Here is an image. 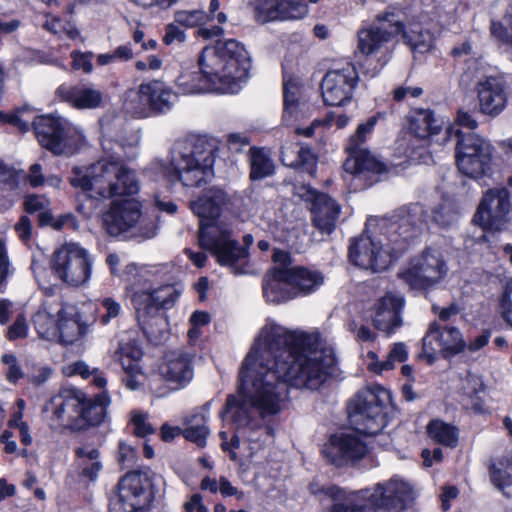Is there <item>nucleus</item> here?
I'll use <instances>...</instances> for the list:
<instances>
[{
    "label": "nucleus",
    "instance_id": "nucleus-1",
    "mask_svg": "<svg viewBox=\"0 0 512 512\" xmlns=\"http://www.w3.org/2000/svg\"><path fill=\"white\" fill-rule=\"evenodd\" d=\"M334 365V350L319 335L266 324L240 367L239 397L227 398L222 417L230 415L244 426L253 410L261 417L276 415L288 398V385L317 390L331 376Z\"/></svg>",
    "mask_w": 512,
    "mask_h": 512
},
{
    "label": "nucleus",
    "instance_id": "nucleus-2",
    "mask_svg": "<svg viewBox=\"0 0 512 512\" xmlns=\"http://www.w3.org/2000/svg\"><path fill=\"white\" fill-rule=\"evenodd\" d=\"M391 394L381 386L361 390L350 404L349 418L353 432L335 434L323 449L324 456L334 465L342 466L363 459L370 448L362 435H377L393 414Z\"/></svg>",
    "mask_w": 512,
    "mask_h": 512
},
{
    "label": "nucleus",
    "instance_id": "nucleus-3",
    "mask_svg": "<svg viewBox=\"0 0 512 512\" xmlns=\"http://www.w3.org/2000/svg\"><path fill=\"white\" fill-rule=\"evenodd\" d=\"M200 72H184L176 85L182 94L207 91L237 93L247 80L250 56L244 45L230 39L206 46L199 56Z\"/></svg>",
    "mask_w": 512,
    "mask_h": 512
},
{
    "label": "nucleus",
    "instance_id": "nucleus-4",
    "mask_svg": "<svg viewBox=\"0 0 512 512\" xmlns=\"http://www.w3.org/2000/svg\"><path fill=\"white\" fill-rule=\"evenodd\" d=\"M426 225L424 209L419 204L400 209L383 221L375 235L361 234L350 245L353 264L373 272L385 270L408 247V241L421 233Z\"/></svg>",
    "mask_w": 512,
    "mask_h": 512
},
{
    "label": "nucleus",
    "instance_id": "nucleus-5",
    "mask_svg": "<svg viewBox=\"0 0 512 512\" xmlns=\"http://www.w3.org/2000/svg\"><path fill=\"white\" fill-rule=\"evenodd\" d=\"M401 34L406 45L414 53H426L433 48L434 37L419 24L406 27L401 12L395 7H388L376 16L375 23L359 32V49L365 55L364 73L375 77L388 63L393 45V38Z\"/></svg>",
    "mask_w": 512,
    "mask_h": 512
},
{
    "label": "nucleus",
    "instance_id": "nucleus-6",
    "mask_svg": "<svg viewBox=\"0 0 512 512\" xmlns=\"http://www.w3.org/2000/svg\"><path fill=\"white\" fill-rule=\"evenodd\" d=\"M229 204L228 195L221 189H209L190 208L199 218L198 242L209 251L221 266H227L234 274H243L247 263V248L231 238L229 228L219 220Z\"/></svg>",
    "mask_w": 512,
    "mask_h": 512
},
{
    "label": "nucleus",
    "instance_id": "nucleus-7",
    "mask_svg": "<svg viewBox=\"0 0 512 512\" xmlns=\"http://www.w3.org/2000/svg\"><path fill=\"white\" fill-rule=\"evenodd\" d=\"M125 276L131 285V301L139 327L150 342L160 343L168 327L162 309L171 308L178 300L181 290L172 284L155 286V272L135 263L126 266Z\"/></svg>",
    "mask_w": 512,
    "mask_h": 512
},
{
    "label": "nucleus",
    "instance_id": "nucleus-8",
    "mask_svg": "<svg viewBox=\"0 0 512 512\" xmlns=\"http://www.w3.org/2000/svg\"><path fill=\"white\" fill-rule=\"evenodd\" d=\"M214 156L211 149L200 141H176L168 164L156 160L150 170L170 182L179 181L186 187H196L212 175Z\"/></svg>",
    "mask_w": 512,
    "mask_h": 512
},
{
    "label": "nucleus",
    "instance_id": "nucleus-9",
    "mask_svg": "<svg viewBox=\"0 0 512 512\" xmlns=\"http://www.w3.org/2000/svg\"><path fill=\"white\" fill-rule=\"evenodd\" d=\"M74 173L71 184L90 198L131 196L139 191L135 173L113 157L99 160L84 172L75 168Z\"/></svg>",
    "mask_w": 512,
    "mask_h": 512
},
{
    "label": "nucleus",
    "instance_id": "nucleus-10",
    "mask_svg": "<svg viewBox=\"0 0 512 512\" xmlns=\"http://www.w3.org/2000/svg\"><path fill=\"white\" fill-rule=\"evenodd\" d=\"M413 499V487L402 479L392 478L385 484H377L373 490L352 493L345 503L335 506V512H375L380 506L402 510Z\"/></svg>",
    "mask_w": 512,
    "mask_h": 512
},
{
    "label": "nucleus",
    "instance_id": "nucleus-11",
    "mask_svg": "<svg viewBox=\"0 0 512 512\" xmlns=\"http://www.w3.org/2000/svg\"><path fill=\"white\" fill-rule=\"evenodd\" d=\"M94 259L88 250L77 243H65L58 247L50 260L51 272L56 279L70 287L89 283Z\"/></svg>",
    "mask_w": 512,
    "mask_h": 512
},
{
    "label": "nucleus",
    "instance_id": "nucleus-12",
    "mask_svg": "<svg viewBox=\"0 0 512 512\" xmlns=\"http://www.w3.org/2000/svg\"><path fill=\"white\" fill-rule=\"evenodd\" d=\"M33 126L39 143L54 154H73L84 142L82 131L61 116H37Z\"/></svg>",
    "mask_w": 512,
    "mask_h": 512
},
{
    "label": "nucleus",
    "instance_id": "nucleus-13",
    "mask_svg": "<svg viewBox=\"0 0 512 512\" xmlns=\"http://www.w3.org/2000/svg\"><path fill=\"white\" fill-rule=\"evenodd\" d=\"M456 164L459 171L471 178L485 175L491 166L492 146L480 135L456 131Z\"/></svg>",
    "mask_w": 512,
    "mask_h": 512
},
{
    "label": "nucleus",
    "instance_id": "nucleus-14",
    "mask_svg": "<svg viewBox=\"0 0 512 512\" xmlns=\"http://www.w3.org/2000/svg\"><path fill=\"white\" fill-rule=\"evenodd\" d=\"M447 272L443 254L437 249L428 248L413 258L399 277L412 289H426L440 282Z\"/></svg>",
    "mask_w": 512,
    "mask_h": 512
},
{
    "label": "nucleus",
    "instance_id": "nucleus-15",
    "mask_svg": "<svg viewBox=\"0 0 512 512\" xmlns=\"http://www.w3.org/2000/svg\"><path fill=\"white\" fill-rule=\"evenodd\" d=\"M466 348L460 330L455 326H443L432 322L422 338V351L419 357L433 364L441 354L444 358L454 357Z\"/></svg>",
    "mask_w": 512,
    "mask_h": 512
},
{
    "label": "nucleus",
    "instance_id": "nucleus-16",
    "mask_svg": "<svg viewBox=\"0 0 512 512\" xmlns=\"http://www.w3.org/2000/svg\"><path fill=\"white\" fill-rule=\"evenodd\" d=\"M153 500L151 482L144 472H130L118 484V494L114 506L124 512H148Z\"/></svg>",
    "mask_w": 512,
    "mask_h": 512
},
{
    "label": "nucleus",
    "instance_id": "nucleus-17",
    "mask_svg": "<svg viewBox=\"0 0 512 512\" xmlns=\"http://www.w3.org/2000/svg\"><path fill=\"white\" fill-rule=\"evenodd\" d=\"M510 211L511 202L507 189H490L484 194L473 221L485 231H501L510 219Z\"/></svg>",
    "mask_w": 512,
    "mask_h": 512
},
{
    "label": "nucleus",
    "instance_id": "nucleus-18",
    "mask_svg": "<svg viewBox=\"0 0 512 512\" xmlns=\"http://www.w3.org/2000/svg\"><path fill=\"white\" fill-rule=\"evenodd\" d=\"M81 399L83 391L77 388H63L52 396L42 409L50 426L75 431Z\"/></svg>",
    "mask_w": 512,
    "mask_h": 512
},
{
    "label": "nucleus",
    "instance_id": "nucleus-19",
    "mask_svg": "<svg viewBox=\"0 0 512 512\" xmlns=\"http://www.w3.org/2000/svg\"><path fill=\"white\" fill-rule=\"evenodd\" d=\"M359 76L352 63L329 70L321 81L323 101L330 106H341L351 101Z\"/></svg>",
    "mask_w": 512,
    "mask_h": 512
},
{
    "label": "nucleus",
    "instance_id": "nucleus-20",
    "mask_svg": "<svg viewBox=\"0 0 512 512\" xmlns=\"http://www.w3.org/2000/svg\"><path fill=\"white\" fill-rule=\"evenodd\" d=\"M136 98L139 105L132 107L133 113L137 117H148L169 111L176 95L164 82L154 80L141 84Z\"/></svg>",
    "mask_w": 512,
    "mask_h": 512
},
{
    "label": "nucleus",
    "instance_id": "nucleus-21",
    "mask_svg": "<svg viewBox=\"0 0 512 512\" xmlns=\"http://www.w3.org/2000/svg\"><path fill=\"white\" fill-rule=\"evenodd\" d=\"M300 196L312 203L313 223L322 233L331 234L340 215V205L329 195L320 193L312 187H303Z\"/></svg>",
    "mask_w": 512,
    "mask_h": 512
},
{
    "label": "nucleus",
    "instance_id": "nucleus-22",
    "mask_svg": "<svg viewBox=\"0 0 512 512\" xmlns=\"http://www.w3.org/2000/svg\"><path fill=\"white\" fill-rule=\"evenodd\" d=\"M254 15L258 23L298 20L305 17L308 8L295 0H255Z\"/></svg>",
    "mask_w": 512,
    "mask_h": 512
},
{
    "label": "nucleus",
    "instance_id": "nucleus-23",
    "mask_svg": "<svg viewBox=\"0 0 512 512\" xmlns=\"http://www.w3.org/2000/svg\"><path fill=\"white\" fill-rule=\"evenodd\" d=\"M479 111L488 116H498L506 107V84L502 77L488 76L477 84Z\"/></svg>",
    "mask_w": 512,
    "mask_h": 512
},
{
    "label": "nucleus",
    "instance_id": "nucleus-24",
    "mask_svg": "<svg viewBox=\"0 0 512 512\" xmlns=\"http://www.w3.org/2000/svg\"><path fill=\"white\" fill-rule=\"evenodd\" d=\"M140 217V206L136 201H114L104 216L105 229L111 236H119L133 228Z\"/></svg>",
    "mask_w": 512,
    "mask_h": 512
},
{
    "label": "nucleus",
    "instance_id": "nucleus-25",
    "mask_svg": "<svg viewBox=\"0 0 512 512\" xmlns=\"http://www.w3.org/2000/svg\"><path fill=\"white\" fill-rule=\"evenodd\" d=\"M161 376L175 388H183L193 379L192 356L182 350L169 352L159 368Z\"/></svg>",
    "mask_w": 512,
    "mask_h": 512
},
{
    "label": "nucleus",
    "instance_id": "nucleus-26",
    "mask_svg": "<svg viewBox=\"0 0 512 512\" xmlns=\"http://www.w3.org/2000/svg\"><path fill=\"white\" fill-rule=\"evenodd\" d=\"M115 357L120 362L125 373L123 383L126 388L132 391L138 390L145 380V376L139 365L142 358L140 347L134 343L121 342L115 352Z\"/></svg>",
    "mask_w": 512,
    "mask_h": 512
},
{
    "label": "nucleus",
    "instance_id": "nucleus-27",
    "mask_svg": "<svg viewBox=\"0 0 512 512\" xmlns=\"http://www.w3.org/2000/svg\"><path fill=\"white\" fill-rule=\"evenodd\" d=\"M404 300L400 296L387 293L374 305L372 321L374 326L387 334L392 333L401 325L400 311Z\"/></svg>",
    "mask_w": 512,
    "mask_h": 512
},
{
    "label": "nucleus",
    "instance_id": "nucleus-28",
    "mask_svg": "<svg viewBox=\"0 0 512 512\" xmlns=\"http://www.w3.org/2000/svg\"><path fill=\"white\" fill-rule=\"evenodd\" d=\"M344 170L370 186L378 181V175L386 171V165L367 150L348 156L344 162Z\"/></svg>",
    "mask_w": 512,
    "mask_h": 512
},
{
    "label": "nucleus",
    "instance_id": "nucleus-29",
    "mask_svg": "<svg viewBox=\"0 0 512 512\" xmlns=\"http://www.w3.org/2000/svg\"><path fill=\"white\" fill-rule=\"evenodd\" d=\"M109 404L110 396L106 390L99 393L94 399L89 398L83 392V399H81V404L78 408L79 417L76 420L75 431L102 423Z\"/></svg>",
    "mask_w": 512,
    "mask_h": 512
},
{
    "label": "nucleus",
    "instance_id": "nucleus-30",
    "mask_svg": "<svg viewBox=\"0 0 512 512\" xmlns=\"http://www.w3.org/2000/svg\"><path fill=\"white\" fill-rule=\"evenodd\" d=\"M57 95L77 109H96L103 102L102 91L91 85H61L57 89Z\"/></svg>",
    "mask_w": 512,
    "mask_h": 512
},
{
    "label": "nucleus",
    "instance_id": "nucleus-31",
    "mask_svg": "<svg viewBox=\"0 0 512 512\" xmlns=\"http://www.w3.org/2000/svg\"><path fill=\"white\" fill-rule=\"evenodd\" d=\"M263 294L270 303L278 304L295 297L287 269L274 267L263 281Z\"/></svg>",
    "mask_w": 512,
    "mask_h": 512
},
{
    "label": "nucleus",
    "instance_id": "nucleus-32",
    "mask_svg": "<svg viewBox=\"0 0 512 512\" xmlns=\"http://www.w3.org/2000/svg\"><path fill=\"white\" fill-rule=\"evenodd\" d=\"M409 131L419 139L438 135L443 128V120L428 108L411 109L408 115Z\"/></svg>",
    "mask_w": 512,
    "mask_h": 512
},
{
    "label": "nucleus",
    "instance_id": "nucleus-33",
    "mask_svg": "<svg viewBox=\"0 0 512 512\" xmlns=\"http://www.w3.org/2000/svg\"><path fill=\"white\" fill-rule=\"evenodd\" d=\"M63 313L61 303L45 302L33 316V324L38 335L46 340H56L59 334V318Z\"/></svg>",
    "mask_w": 512,
    "mask_h": 512
},
{
    "label": "nucleus",
    "instance_id": "nucleus-34",
    "mask_svg": "<svg viewBox=\"0 0 512 512\" xmlns=\"http://www.w3.org/2000/svg\"><path fill=\"white\" fill-rule=\"evenodd\" d=\"M281 161L287 167L301 169L310 175L316 172V157L309 148H298L297 144L286 142L281 148Z\"/></svg>",
    "mask_w": 512,
    "mask_h": 512
},
{
    "label": "nucleus",
    "instance_id": "nucleus-35",
    "mask_svg": "<svg viewBox=\"0 0 512 512\" xmlns=\"http://www.w3.org/2000/svg\"><path fill=\"white\" fill-rule=\"evenodd\" d=\"M287 272L295 297L298 294L313 293L324 283L323 274L317 270L296 266L294 269H287Z\"/></svg>",
    "mask_w": 512,
    "mask_h": 512
},
{
    "label": "nucleus",
    "instance_id": "nucleus-36",
    "mask_svg": "<svg viewBox=\"0 0 512 512\" xmlns=\"http://www.w3.org/2000/svg\"><path fill=\"white\" fill-rule=\"evenodd\" d=\"M299 85L294 79L284 78L283 96H284V112L283 121L289 125L298 120L304 108V104L298 101Z\"/></svg>",
    "mask_w": 512,
    "mask_h": 512
},
{
    "label": "nucleus",
    "instance_id": "nucleus-37",
    "mask_svg": "<svg viewBox=\"0 0 512 512\" xmlns=\"http://www.w3.org/2000/svg\"><path fill=\"white\" fill-rule=\"evenodd\" d=\"M75 454L80 474L94 481L103 467L100 452L95 448L85 446L76 448Z\"/></svg>",
    "mask_w": 512,
    "mask_h": 512
},
{
    "label": "nucleus",
    "instance_id": "nucleus-38",
    "mask_svg": "<svg viewBox=\"0 0 512 512\" xmlns=\"http://www.w3.org/2000/svg\"><path fill=\"white\" fill-rule=\"evenodd\" d=\"M427 434L430 439L444 446L455 447L458 442V430L439 419H434L427 425Z\"/></svg>",
    "mask_w": 512,
    "mask_h": 512
},
{
    "label": "nucleus",
    "instance_id": "nucleus-39",
    "mask_svg": "<svg viewBox=\"0 0 512 512\" xmlns=\"http://www.w3.org/2000/svg\"><path fill=\"white\" fill-rule=\"evenodd\" d=\"M63 373L69 377L78 375L85 380L92 378V383L100 389L105 388L107 385V379L105 378L103 372H101L99 368H91L83 360H78L67 364L63 367Z\"/></svg>",
    "mask_w": 512,
    "mask_h": 512
},
{
    "label": "nucleus",
    "instance_id": "nucleus-40",
    "mask_svg": "<svg viewBox=\"0 0 512 512\" xmlns=\"http://www.w3.org/2000/svg\"><path fill=\"white\" fill-rule=\"evenodd\" d=\"M207 416L202 413H195L186 420L187 427L183 431L184 437L196 443L199 447L206 445L209 429L206 425Z\"/></svg>",
    "mask_w": 512,
    "mask_h": 512
},
{
    "label": "nucleus",
    "instance_id": "nucleus-41",
    "mask_svg": "<svg viewBox=\"0 0 512 512\" xmlns=\"http://www.w3.org/2000/svg\"><path fill=\"white\" fill-rule=\"evenodd\" d=\"M251 179L261 180L274 173V163L263 150L252 148L250 150Z\"/></svg>",
    "mask_w": 512,
    "mask_h": 512
},
{
    "label": "nucleus",
    "instance_id": "nucleus-42",
    "mask_svg": "<svg viewBox=\"0 0 512 512\" xmlns=\"http://www.w3.org/2000/svg\"><path fill=\"white\" fill-rule=\"evenodd\" d=\"M377 123V118L375 116L367 119L366 122L360 124L353 134L347 144L346 151L349 153V156L352 154H358V152L367 151L365 149L364 144L367 140V137L372 133L375 125Z\"/></svg>",
    "mask_w": 512,
    "mask_h": 512
},
{
    "label": "nucleus",
    "instance_id": "nucleus-43",
    "mask_svg": "<svg viewBox=\"0 0 512 512\" xmlns=\"http://www.w3.org/2000/svg\"><path fill=\"white\" fill-rule=\"evenodd\" d=\"M490 478L492 483L506 495H511L510 491H506L512 487V463L499 462L493 464L490 468Z\"/></svg>",
    "mask_w": 512,
    "mask_h": 512
},
{
    "label": "nucleus",
    "instance_id": "nucleus-44",
    "mask_svg": "<svg viewBox=\"0 0 512 512\" xmlns=\"http://www.w3.org/2000/svg\"><path fill=\"white\" fill-rule=\"evenodd\" d=\"M459 212L451 202H444L432 210V220L440 227H449L458 221Z\"/></svg>",
    "mask_w": 512,
    "mask_h": 512
},
{
    "label": "nucleus",
    "instance_id": "nucleus-45",
    "mask_svg": "<svg viewBox=\"0 0 512 512\" xmlns=\"http://www.w3.org/2000/svg\"><path fill=\"white\" fill-rule=\"evenodd\" d=\"M59 334L56 340L64 344H72L81 336V327L74 318H65L63 313L59 318Z\"/></svg>",
    "mask_w": 512,
    "mask_h": 512
},
{
    "label": "nucleus",
    "instance_id": "nucleus-46",
    "mask_svg": "<svg viewBox=\"0 0 512 512\" xmlns=\"http://www.w3.org/2000/svg\"><path fill=\"white\" fill-rule=\"evenodd\" d=\"M206 18V13L202 10H178L174 13L175 23L186 29L204 24Z\"/></svg>",
    "mask_w": 512,
    "mask_h": 512
},
{
    "label": "nucleus",
    "instance_id": "nucleus-47",
    "mask_svg": "<svg viewBox=\"0 0 512 512\" xmlns=\"http://www.w3.org/2000/svg\"><path fill=\"white\" fill-rule=\"evenodd\" d=\"M309 490L312 494L324 495V496H327V497L337 501V503H335L333 506V512H335V506L337 504L345 503L347 498H349L351 496V494L353 493V492L347 493L333 485L321 486L317 482H312L309 485Z\"/></svg>",
    "mask_w": 512,
    "mask_h": 512
},
{
    "label": "nucleus",
    "instance_id": "nucleus-48",
    "mask_svg": "<svg viewBox=\"0 0 512 512\" xmlns=\"http://www.w3.org/2000/svg\"><path fill=\"white\" fill-rule=\"evenodd\" d=\"M460 390L464 396L471 400H478L479 395L484 391L482 379L477 375L468 373L461 379Z\"/></svg>",
    "mask_w": 512,
    "mask_h": 512
},
{
    "label": "nucleus",
    "instance_id": "nucleus-49",
    "mask_svg": "<svg viewBox=\"0 0 512 512\" xmlns=\"http://www.w3.org/2000/svg\"><path fill=\"white\" fill-rule=\"evenodd\" d=\"M1 363L6 366V379L10 383H16L22 379L24 373L20 367L17 357L12 353H6L1 356Z\"/></svg>",
    "mask_w": 512,
    "mask_h": 512
},
{
    "label": "nucleus",
    "instance_id": "nucleus-50",
    "mask_svg": "<svg viewBox=\"0 0 512 512\" xmlns=\"http://www.w3.org/2000/svg\"><path fill=\"white\" fill-rule=\"evenodd\" d=\"M131 422L134 433L139 437H145L155 432L154 427L148 422V415L139 411H133Z\"/></svg>",
    "mask_w": 512,
    "mask_h": 512
},
{
    "label": "nucleus",
    "instance_id": "nucleus-51",
    "mask_svg": "<svg viewBox=\"0 0 512 512\" xmlns=\"http://www.w3.org/2000/svg\"><path fill=\"white\" fill-rule=\"evenodd\" d=\"M101 306L104 309L103 314L100 316V322L103 325H106L112 319L117 318L122 311L120 303H118L117 301L110 297L104 298L101 301Z\"/></svg>",
    "mask_w": 512,
    "mask_h": 512
},
{
    "label": "nucleus",
    "instance_id": "nucleus-52",
    "mask_svg": "<svg viewBox=\"0 0 512 512\" xmlns=\"http://www.w3.org/2000/svg\"><path fill=\"white\" fill-rule=\"evenodd\" d=\"M93 56L92 52L73 51L71 53L73 68L75 70H82L86 74H90L93 71Z\"/></svg>",
    "mask_w": 512,
    "mask_h": 512
},
{
    "label": "nucleus",
    "instance_id": "nucleus-53",
    "mask_svg": "<svg viewBox=\"0 0 512 512\" xmlns=\"http://www.w3.org/2000/svg\"><path fill=\"white\" fill-rule=\"evenodd\" d=\"M408 357V352L404 343H395L390 350L386 360V369L392 370L396 363L404 362Z\"/></svg>",
    "mask_w": 512,
    "mask_h": 512
},
{
    "label": "nucleus",
    "instance_id": "nucleus-54",
    "mask_svg": "<svg viewBox=\"0 0 512 512\" xmlns=\"http://www.w3.org/2000/svg\"><path fill=\"white\" fill-rule=\"evenodd\" d=\"M186 39V34L180 25L175 23H169L165 26V34L163 36V42L166 45H172L174 43H182Z\"/></svg>",
    "mask_w": 512,
    "mask_h": 512
},
{
    "label": "nucleus",
    "instance_id": "nucleus-55",
    "mask_svg": "<svg viewBox=\"0 0 512 512\" xmlns=\"http://www.w3.org/2000/svg\"><path fill=\"white\" fill-rule=\"evenodd\" d=\"M500 307L503 318L512 325V279L506 283Z\"/></svg>",
    "mask_w": 512,
    "mask_h": 512
},
{
    "label": "nucleus",
    "instance_id": "nucleus-56",
    "mask_svg": "<svg viewBox=\"0 0 512 512\" xmlns=\"http://www.w3.org/2000/svg\"><path fill=\"white\" fill-rule=\"evenodd\" d=\"M0 184L5 189L12 190L18 186V176L14 169L0 164Z\"/></svg>",
    "mask_w": 512,
    "mask_h": 512
},
{
    "label": "nucleus",
    "instance_id": "nucleus-57",
    "mask_svg": "<svg viewBox=\"0 0 512 512\" xmlns=\"http://www.w3.org/2000/svg\"><path fill=\"white\" fill-rule=\"evenodd\" d=\"M25 408H26L25 401L21 398L17 399L16 404H15V410L13 411L10 419L8 420V427L10 429H14V428L20 426L21 424L27 423L23 420Z\"/></svg>",
    "mask_w": 512,
    "mask_h": 512
},
{
    "label": "nucleus",
    "instance_id": "nucleus-58",
    "mask_svg": "<svg viewBox=\"0 0 512 512\" xmlns=\"http://www.w3.org/2000/svg\"><path fill=\"white\" fill-rule=\"evenodd\" d=\"M28 326L23 316H19L14 324L10 326L7 336L10 340H16L27 336Z\"/></svg>",
    "mask_w": 512,
    "mask_h": 512
},
{
    "label": "nucleus",
    "instance_id": "nucleus-59",
    "mask_svg": "<svg viewBox=\"0 0 512 512\" xmlns=\"http://www.w3.org/2000/svg\"><path fill=\"white\" fill-rule=\"evenodd\" d=\"M455 121L458 126L468 128L470 130H475L478 127V122L473 114L464 108L458 110Z\"/></svg>",
    "mask_w": 512,
    "mask_h": 512
},
{
    "label": "nucleus",
    "instance_id": "nucleus-60",
    "mask_svg": "<svg viewBox=\"0 0 512 512\" xmlns=\"http://www.w3.org/2000/svg\"><path fill=\"white\" fill-rule=\"evenodd\" d=\"M29 110V107L26 106L18 109L15 114L7 115L6 122L16 126L22 132L28 131L29 121L27 119H23L22 114Z\"/></svg>",
    "mask_w": 512,
    "mask_h": 512
},
{
    "label": "nucleus",
    "instance_id": "nucleus-61",
    "mask_svg": "<svg viewBox=\"0 0 512 512\" xmlns=\"http://www.w3.org/2000/svg\"><path fill=\"white\" fill-rule=\"evenodd\" d=\"M25 209L29 213L41 211L49 204L48 200L44 197L31 195L25 199Z\"/></svg>",
    "mask_w": 512,
    "mask_h": 512
},
{
    "label": "nucleus",
    "instance_id": "nucleus-62",
    "mask_svg": "<svg viewBox=\"0 0 512 512\" xmlns=\"http://www.w3.org/2000/svg\"><path fill=\"white\" fill-rule=\"evenodd\" d=\"M15 230L23 241H28L32 233V223L29 217L22 216L15 225Z\"/></svg>",
    "mask_w": 512,
    "mask_h": 512
},
{
    "label": "nucleus",
    "instance_id": "nucleus-63",
    "mask_svg": "<svg viewBox=\"0 0 512 512\" xmlns=\"http://www.w3.org/2000/svg\"><path fill=\"white\" fill-rule=\"evenodd\" d=\"M28 182L33 187H38L44 184L45 177L42 173V167L40 164H33L29 169Z\"/></svg>",
    "mask_w": 512,
    "mask_h": 512
},
{
    "label": "nucleus",
    "instance_id": "nucleus-64",
    "mask_svg": "<svg viewBox=\"0 0 512 512\" xmlns=\"http://www.w3.org/2000/svg\"><path fill=\"white\" fill-rule=\"evenodd\" d=\"M52 372V369L47 366L41 367L35 373L29 375V381L34 385H42L51 377Z\"/></svg>",
    "mask_w": 512,
    "mask_h": 512
}]
</instances>
